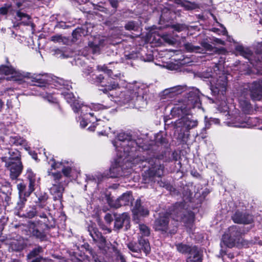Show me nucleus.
<instances>
[{
  "instance_id": "f257e3e1",
  "label": "nucleus",
  "mask_w": 262,
  "mask_h": 262,
  "mask_svg": "<svg viewBox=\"0 0 262 262\" xmlns=\"http://www.w3.org/2000/svg\"><path fill=\"white\" fill-rule=\"evenodd\" d=\"M53 82L56 89L63 90L61 95L63 96L67 101L70 103L73 111L75 113H80L79 121L82 127L84 128L87 125L88 120L93 124L95 122H98L97 124H103V121L98 119L96 117V113L99 110L109 108L111 105H104L99 103L92 104L91 105L80 104L78 100L75 99L73 94L69 92L72 89L71 83L70 81L58 78L54 80Z\"/></svg>"
},
{
  "instance_id": "f03ea898",
  "label": "nucleus",
  "mask_w": 262,
  "mask_h": 262,
  "mask_svg": "<svg viewBox=\"0 0 262 262\" xmlns=\"http://www.w3.org/2000/svg\"><path fill=\"white\" fill-rule=\"evenodd\" d=\"M4 75H10L11 78L14 81H21L25 78L30 80L33 85L36 86V89H39V91L41 90L44 91V92H40L38 95H41L50 102H56V99L52 96V93L48 91L49 79L47 75L31 74L16 70L11 66H1L0 80L4 78Z\"/></svg>"
},
{
  "instance_id": "7ed1b4c3",
  "label": "nucleus",
  "mask_w": 262,
  "mask_h": 262,
  "mask_svg": "<svg viewBox=\"0 0 262 262\" xmlns=\"http://www.w3.org/2000/svg\"><path fill=\"white\" fill-rule=\"evenodd\" d=\"M113 144L115 147L118 159L112 164L110 169V174L107 176L115 178L120 175L122 170L120 163L123 162L128 156H132L136 150L137 143L130 136L124 133H121L113 141Z\"/></svg>"
},
{
  "instance_id": "20e7f679",
  "label": "nucleus",
  "mask_w": 262,
  "mask_h": 262,
  "mask_svg": "<svg viewBox=\"0 0 262 262\" xmlns=\"http://www.w3.org/2000/svg\"><path fill=\"white\" fill-rule=\"evenodd\" d=\"M191 96L188 98L186 104L180 106L177 105L171 110V114L173 116H181V118L177 120L176 124L178 127H182L186 130H190L195 127L198 124V120L190 115L189 111L193 108H200L201 102L197 90L191 91Z\"/></svg>"
},
{
  "instance_id": "39448f33",
  "label": "nucleus",
  "mask_w": 262,
  "mask_h": 262,
  "mask_svg": "<svg viewBox=\"0 0 262 262\" xmlns=\"http://www.w3.org/2000/svg\"><path fill=\"white\" fill-rule=\"evenodd\" d=\"M139 83H128L125 88L118 89L114 95V101L122 105L134 101L135 107L138 109L143 108L147 105V101L144 96V90Z\"/></svg>"
},
{
  "instance_id": "423d86ee",
  "label": "nucleus",
  "mask_w": 262,
  "mask_h": 262,
  "mask_svg": "<svg viewBox=\"0 0 262 262\" xmlns=\"http://www.w3.org/2000/svg\"><path fill=\"white\" fill-rule=\"evenodd\" d=\"M103 80L104 77L101 75H99L96 77V82L101 83L102 86L104 87L103 89H100V90L103 91L104 93L111 92V93H109V94L112 97V98L114 99V100L115 98L114 97V95H112L113 93L115 94V92H116L117 89H122V88L119 86V84L113 81L111 79H108L107 83H105L103 81Z\"/></svg>"
},
{
  "instance_id": "0eeeda50",
  "label": "nucleus",
  "mask_w": 262,
  "mask_h": 262,
  "mask_svg": "<svg viewBox=\"0 0 262 262\" xmlns=\"http://www.w3.org/2000/svg\"><path fill=\"white\" fill-rule=\"evenodd\" d=\"M6 162V166L10 171V177L12 179H16L20 174L22 170V164L20 160L15 161H7V157L2 158Z\"/></svg>"
},
{
  "instance_id": "6e6552de",
  "label": "nucleus",
  "mask_w": 262,
  "mask_h": 262,
  "mask_svg": "<svg viewBox=\"0 0 262 262\" xmlns=\"http://www.w3.org/2000/svg\"><path fill=\"white\" fill-rule=\"evenodd\" d=\"M49 164L51 165V168L48 170V173L51 180L54 182L52 184L60 183V181L62 178L61 173L60 172L53 171V170L60 169L62 163L56 162L55 160L52 159L49 161Z\"/></svg>"
},
{
  "instance_id": "1a4fd4ad",
  "label": "nucleus",
  "mask_w": 262,
  "mask_h": 262,
  "mask_svg": "<svg viewBox=\"0 0 262 262\" xmlns=\"http://www.w3.org/2000/svg\"><path fill=\"white\" fill-rule=\"evenodd\" d=\"M133 200V198L132 193L128 191L123 193L120 197L115 201H110L109 204L111 206L117 208L122 206L131 204Z\"/></svg>"
},
{
  "instance_id": "9d476101",
  "label": "nucleus",
  "mask_w": 262,
  "mask_h": 262,
  "mask_svg": "<svg viewBox=\"0 0 262 262\" xmlns=\"http://www.w3.org/2000/svg\"><path fill=\"white\" fill-rule=\"evenodd\" d=\"M214 82L211 81V91L214 95H222L224 96L226 92L227 81L226 77L222 76L220 77V79L217 80V83L213 84Z\"/></svg>"
},
{
  "instance_id": "9b49d317",
  "label": "nucleus",
  "mask_w": 262,
  "mask_h": 262,
  "mask_svg": "<svg viewBox=\"0 0 262 262\" xmlns=\"http://www.w3.org/2000/svg\"><path fill=\"white\" fill-rule=\"evenodd\" d=\"M193 90H197L199 92V90L197 89H191L188 90L185 86L178 85V86L170 88L169 89L165 90L164 91V93L166 94H169L170 95V96H172L181 94L184 92L188 91L189 96H188L187 99H185L184 100V101H183L182 104H179L180 106H181V105H183L184 104H186V102H187L188 101V98L189 97L190 98L191 95V93H190L191 91H193Z\"/></svg>"
},
{
  "instance_id": "f8f14e48",
  "label": "nucleus",
  "mask_w": 262,
  "mask_h": 262,
  "mask_svg": "<svg viewBox=\"0 0 262 262\" xmlns=\"http://www.w3.org/2000/svg\"><path fill=\"white\" fill-rule=\"evenodd\" d=\"M105 40V37L100 35L94 37L93 40L89 42V47L92 50L93 53H99L104 46Z\"/></svg>"
},
{
  "instance_id": "ddd939ff",
  "label": "nucleus",
  "mask_w": 262,
  "mask_h": 262,
  "mask_svg": "<svg viewBox=\"0 0 262 262\" xmlns=\"http://www.w3.org/2000/svg\"><path fill=\"white\" fill-rule=\"evenodd\" d=\"M251 97L255 100L262 98V80L253 82L250 87Z\"/></svg>"
},
{
  "instance_id": "4468645a",
  "label": "nucleus",
  "mask_w": 262,
  "mask_h": 262,
  "mask_svg": "<svg viewBox=\"0 0 262 262\" xmlns=\"http://www.w3.org/2000/svg\"><path fill=\"white\" fill-rule=\"evenodd\" d=\"M168 214L160 213V216L155 222L154 228L156 230L166 231L168 225Z\"/></svg>"
},
{
  "instance_id": "2eb2a0df",
  "label": "nucleus",
  "mask_w": 262,
  "mask_h": 262,
  "mask_svg": "<svg viewBox=\"0 0 262 262\" xmlns=\"http://www.w3.org/2000/svg\"><path fill=\"white\" fill-rule=\"evenodd\" d=\"M232 218L233 222L237 224H248L253 221V218L251 215L239 212H236Z\"/></svg>"
},
{
  "instance_id": "dca6fc26",
  "label": "nucleus",
  "mask_w": 262,
  "mask_h": 262,
  "mask_svg": "<svg viewBox=\"0 0 262 262\" xmlns=\"http://www.w3.org/2000/svg\"><path fill=\"white\" fill-rule=\"evenodd\" d=\"M91 234L94 241L98 243L99 248L104 252H106L110 248V247L112 246L111 243H107L105 238L100 233L95 232V235L92 233Z\"/></svg>"
},
{
  "instance_id": "f3484780",
  "label": "nucleus",
  "mask_w": 262,
  "mask_h": 262,
  "mask_svg": "<svg viewBox=\"0 0 262 262\" xmlns=\"http://www.w3.org/2000/svg\"><path fill=\"white\" fill-rule=\"evenodd\" d=\"M129 223V217L127 213H123L121 214L115 215L114 228L120 229L125 224L126 226Z\"/></svg>"
},
{
  "instance_id": "a211bd4d",
  "label": "nucleus",
  "mask_w": 262,
  "mask_h": 262,
  "mask_svg": "<svg viewBox=\"0 0 262 262\" xmlns=\"http://www.w3.org/2000/svg\"><path fill=\"white\" fill-rule=\"evenodd\" d=\"M189 253L190 255L187 258V262H202V252L197 247H192Z\"/></svg>"
},
{
  "instance_id": "6ab92c4d",
  "label": "nucleus",
  "mask_w": 262,
  "mask_h": 262,
  "mask_svg": "<svg viewBox=\"0 0 262 262\" xmlns=\"http://www.w3.org/2000/svg\"><path fill=\"white\" fill-rule=\"evenodd\" d=\"M50 191L55 200H60L62 197L64 188L61 183L52 184V187L50 188Z\"/></svg>"
},
{
  "instance_id": "aec40b11",
  "label": "nucleus",
  "mask_w": 262,
  "mask_h": 262,
  "mask_svg": "<svg viewBox=\"0 0 262 262\" xmlns=\"http://www.w3.org/2000/svg\"><path fill=\"white\" fill-rule=\"evenodd\" d=\"M174 219L175 218L173 217ZM194 214L191 212H188L187 214L184 215L183 217L178 216L176 217V220L177 221H182L186 224V226L191 228L192 227V224L194 221Z\"/></svg>"
},
{
  "instance_id": "412c9836",
  "label": "nucleus",
  "mask_w": 262,
  "mask_h": 262,
  "mask_svg": "<svg viewBox=\"0 0 262 262\" xmlns=\"http://www.w3.org/2000/svg\"><path fill=\"white\" fill-rule=\"evenodd\" d=\"M17 188L18 190L19 197L23 201H26V198L28 197L33 191H31L29 187L28 190L26 191V186L23 183H19L17 184Z\"/></svg>"
},
{
  "instance_id": "4be33fe9",
  "label": "nucleus",
  "mask_w": 262,
  "mask_h": 262,
  "mask_svg": "<svg viewBox=\"0 0 262 262\" xmlns=\"http://www.w3.org/2000/svg\"><path fill=\"white\" fill-rule=\"evenodd\" d=\"M141 201L137 200L136 205L133 209L134 214L139 215L141 216H146L148 214L149 211L147 209L144 208L141 206Z\"/></svg>"
},
{
  "instance_id": "5701e85b",
  "label": "nucleus",
  "mask_w": 262,
  "mask_h": 262,
  "mask_svg": "<svg viewBox=\"0 0 262 262\" xmlns=\"http://www.w3.org/2000/svg\"><path fill=\"white\" fill-rule=\"evenodd\" d=\"M26 177L29 181V187L31 191L34 190V186L36 184V178L35 174L31 170L28 169L26 173Z\"/></svg>"
},
{
  "instance_id": "b1692460",
  "label": "nucleus",
  "mask_w": 262,
  "mask_h": 262,
  "mask_svg": "<svg viewBox=\"0 0 262 262\" xmlns=\"http://www.w3.org/2000/svg\"><path fill=\"white\" fill-rule=\"evenodd\" d=\"M185 49L190 52H196L199 53H204V50L200 46H193L191 43H186L184 45Z\"/></svg>"
},
{
  "instance_id": "393cba45",
  "label": "nucleus",
  "mask_w": 262,
  "mask_h": 262,
  "mask_svg": "<svg viewBox=\"0 0 262 262\" xmlns=\"http://www.w3.org/2000/svg\"><path fill=\"white\" fill-rule=\"evenodd\" d=\"M9 142L10 144L18 146L25 145L26 141L19 136H14L10 137Z\"/></svg>"
},
{
  "instance_id": "a878e982",
  "label": "nucleus",
  "mask_w": 262,
  "mask_h": 262,
  "mask_svg": "<svg viewBox=\"0 0 262 262\" xmlns=\"http://www.w3.org/2000/svg\"><path fill=\"white\" fill-rule=\"evenodd\" d=\"M222 243L229 248H231L235 245V239L229 236L228 234H224L222 237Z\"/></svg>"
},
{
  "instance_id": "bb28decb",
  "label": "nucleus",
  "mask_w": 262,
  "mask_h": 262,
  "mask_svg": "<svg viewBox=\"0 0 262 262\" xmlns=\"http://www.w3.org/2000/svg\"><path fill=\"white\" fill-rule=\"evenodd\" d=\"M9 157H7V161H15L16 160H20V154L16 149H11L9 151Z\"/></svg>"
},
{
  "instance_id": "cd10ccee",
  "label": "nucleus",
  "mask_w": 262,
  "mask_h": 262,
  "mask_svg": "<svg viewBox=\"0 0 262 262\" xmlns=\"http://www.w3.org/2000/svg\"><path fill=\"white\" fill-rule=\"evenodd\" d=\"M163 169H164L163 166L160 165H157V166H155V167H151L150 169V170L151 173L153 176L160 177L163 174Z\"/></svg>"
},
{
  "instance_id": "c85d7f7f",
  "label": "nucleus",
  "mask_w": 262,
  "mask_h": 262,
  "mask_svg": "<svg viewBox=\"0 0 262 262\" xmlns=\"http://www.w3.org/2000/svg\"><path fill=\"white\" fill-rule=\"evenodd\" d=\"M176 247L177 250L183 254L189 253L192 249L191 247L181 243L176 245Z\"/></svg>"
},
{
  "instance_id": "c756f323",
  "label": "nucleus",
  "mask_w": 262,
  "mask_h": 262,
  "mask_svg": "<svg viewBox=\"0 0 262 262\" xmlns=\"http://www.w3.org/2000/svg\"><path fill=\"white\" fill-rule=\"evenodd\" d=\"M139 244L141 247V249L144 251V252L147 254L150 250L149 244L148 242L143 238H140L139 239Z\"/></svg>"
},
{
  "instance_id": "7c9ffc66",
  "label": "nucleus",
  "mask_w": 262,
  "mask_h": 262,
  "mask_svg": "<svg viewBox=\"0 0 262 262\" xmlns=\"http://www.w3.org/2000/svg\"><path fill=\"white\" fill-rule=\"evenodd\" d=\"M62 164L60 168L62 169V172L64 176L67 177H70V174L71 172L72 168L71 166V164L70 165H68L67 166L65 165L66 162H61Z\"/></svg>"
},
{
  "instance_id": "2f4dec72",
  "label": "nucleus",
  "mask_w": 262,
  "mask_h": 262,
  "mask_svg": "<svg viewBox=\"0 0 262 262\" xmlns=\"http://www.w3.org/2000/svg\"><path fill=\"white\" fill-rule=\"evenodd\" d=\"M200 44L202 46L201 48L204 50V52L205 51H214V48L206 40L201 41Z\"/></svg>"
},
{
  "instance_id": "473e14b6",
  "label": "nucleus",
  "mask_w": 262,
  "mask_h": 262,
  "mask_svg": "<svg viewBox=\"0 0 262 262\" xmlns=\"http://www.w3.org/2000/svg\"><path fill=\"white\" fill-rule=\"evenodd\" d=\"M235 50L241 55L247 58H248V56L250 54V51L248 49H245L244 47L242 46H237L235 47Z\"/></svg>"
},
{
  "instance_id": "72a5a7b5",
  "label": "nucleus",
  "mask_w": 262,
  "mask_h": 262,
  "mask_svg": "<svg viewBox=\"0 0 262 262\" xmlns=\"http://www.w3.org/2000/svg\"><path fill=\"white\" fill-rule=\"evenodd\" d=\"M139 228L140 230V233L144 236H147L150 234V231L147 226L144 224H140L139 225Z\"/></svg>"
},
{
  "instance_id": "f704fd0d",
  "label": "nucleus",
  "mask_w": 262,
  "mask_h": 262,
  "mask_svg": "<svg viewBox=\"0 0 262 262\" xmlns=\"http://www.w3.org/2000/svg\"><path fill=\"white\" fill-rule=\"evenodd\" d=\"M162 38L165 42L168 43L169 45H173L176 41V40L174 38L169 36L168 34H163L162 36Z\"/></svg>"
},
{
  "instance_id": "c9c22d12",
  "label": "nucleus",
  "mask_w": 262,
  "mask_h": 262,
  "mask_svg": "<svg viewBox=\"0 0 262 262\" xmlns=\"http://www.w3.org/2000/svg\"><path fill=\"white\" fill-rule=\"evenodd\" d=\"M112 249L117 258L120 260L121 262H126L123 256L120 253L119 251L115 247H112Z\"/></svg>"
},
{
  "instance_id": "e433bc0d",
  "label": "nucleus",
  "mask_w": 262,
  "mask_h": 262,
  "mask_svg": "<svg viewBox=\"0 0 262 262\" xmlns=\"http://www.w3.org/2000/svg\"><path fill=\"white\" fill-rule=\"evenodd\" d=\"M97 70L99 71H103L104 73H106L109 76L111 77L112 78H114L113 77H112V71L107 69L105 66H98Z\"/></svg>"
},
{
  "instance_id": "4c0bfd02",
  "label": "nucleus",
  "mask_w": 262,
  "mask_h": 262,
  "mask_svg": "<svg viewBox=\"0 0 262 262\" xmlns=\"http://www.w3.org/2000/svg\"><path fill=\"white\" fill-rule=\"evenodd\" d=\"M41 250H42V249L40 247L34 249L28 255V258H31L33 257H35V256L37 255L41 251Z\"/></svg>"
},
{
  "instance_id": "58836bf2",
  "label": "nucleus",
  "mask_w": 262,
  "mask_h": 262,
  "mask_svg": "<svg viewBox=\"0 0 262 262\" xmlns=\"http://www.w3.org/2000/svg\"><path fill=\"white\" fill-rule=\"evenodd\" d=\"M16 15L19 18L18 20H20L23 18H26L28 20L30 19V16L28 15L21 12L20 11H17Z\"/></svg>"
},
{
  "instance_id": "ea45409f",
  "label": "nucleus",
  "mask_w": 262,
  "mask_h": 262,
  "mask_svg": "<svg viewBox=\"0 0 262 262\" xmlns=\"http://www.w3.org/2000/svg\"><path fill=\"white\" fill-rule=\"evenodd\" d=\"M205 118L206 124H218L220 123V120L216 118H210L208 120H206Z\"/></svg>"
},
{
  "instance_id": "a19ab883",
  "label": "nucleus",
  "mask_w": 262,
  "mask_h": 262,
  "mask_svg": "<svg viewBox=\"0 0 262 262\" xmlns=\"http://www.w3.org/2000/svg\"><path fill=\"white\" fill-rule=\"evenodd\" d=\"M129 249L134 252H138L140 251V249L135 245L133 243H130L127 246Z\"/></svg>"
},
{
  "instance_id": "79ce46f5",
  "label": "nucleus",
  "mask_w": 262,
  "mask_h": 262,
  "mask_svg": "<svg viewBox=\"0 0 262 262\" xmlns=\"http://www.w3.org/2000/svg\"><path fill=\"white\" fill-rule=\"evenodd\" d=\"M125 28L126 30H135L136 25L133 21H130L126 24Z\"/></svg>"
},
{
  "instance_id": "37998d69",
  "label": "nucleus",
  "mask_w": 262,
  "mask_h": 262,
  "mask_svg": "<svg viewBox=\"0 0 262 262\" xmlns=\"http://www.w3.org/2000/svg\"><path fill=\"white\" fill-rule=\"evenodd\" d=\"M51 40L54 42H60L62 41L61 36L59 35L53 36L51 37Z\"/></svg>"
},
{
  "instance_id": "c03bdc74",
  "label": "nucleus",
  "mask_w": 262,
  "mask_h": 262,
  "mask_svg": "<svg viewBox=\"0 0 262 262\" xmlns=\"http://www.w3.org/2000/svg\"><path fill=\"white\" fill-rule=\"evenodd\" d=\"M8 7H3L0 8V14L2 15H6L8 12Z\"/></svg>"
},
{
  "instance_id": "a18cd8bd",
  "label": "nucleus",
  "mask_w": 262,
  "mask_h": 262,
  "mask_svg": "<svg viewBox=\"0 0 262 262\" xmlns=\"http://www.w3.org/2000/svg\"><path fill=\"white\" fill-rule=\"evenodd\" d=\"M239 103L241 105H243V107H245L246 108H248L249 105V101L247 100H242V99L239 100Z\"/></svg>"
},
{
  "instance_id": "49530a36",
  "label": "nucleus",
  "mask_w": 262,
  "mask_h": 262,
  "mask_svg": "<svg viewBox=\"0 0 262 262\" xmlns=\"http://www.w3.org/2000/svg\"><path fill=\"white\" fill-rule=\"evenodd\" d=\"M104 176H103L101 174H98V175H96L95 177L94 178V180H95V182L96 183H98L99 182H100L101 180V179L103 178Z\"/></svg>"
},
{
  "instance_id": "de8ad7c7",
  "label": "nucleus",
  "mask_w": 262,
  "mask_h": 262,
  "mask_svg": "<svg viewBox=\"0 0 262 262\" xmlns=\"http://www.w3.org/2000/svg\"><path fill=\"white\" fill-rule=\"evenodd\" d=\"M105 220L108 223H111L113 220L112 216L110 214H107L105 215Z\"/></svg>"
},
{
  "instance_id": "09e8293b",
  "label": "nucleus",
  "mask_w": 262,
  "mask_h": 262,
  "mask_svg": "<svg viewBox=\"0 0 262 262\" xmlns=\"http://www.w3.org/2000/svg\"><path fill=\"white\" fill-rule=\"evenodd\" d=\"M33 234L35 236H36L37 237H38V238H41V232H39L37 230H34L33 231Z\"/></svg>"
},
{
  "instance_id": "8fccbe9b",
  "label": "nucleus",
  "mask_w": 262,
  "mask_h": 262,
  "mask_svg": "<svg viewBox=\"0 0 262 262\" xmlns=\"http://www.w3.org/2000/svg\"><path fill=\"white\" fill-rule=\"evenodd\" d=\"M229 125H232V126L237 127H246V124H245L243 123H241V124L237 123V124H229Z\"/></svg>"
},
{
  "instance_id": "3c124183",
  "label": "nucleus",
  "mask_w": 262,
  "mask_h": 262,
  "mask_svg": "<svg viewBox=\"0 0 262 262\" xmlns=\"http://www.w3.org/2000/svg\"><path fill=\"white\" fill-rule=\"evenodd\" d=\"M110 2L114 8H116L117 7L118 3L116 0H110Z\"/></svg>"
},
{
  "instance_id": "603ef678",
  "label": "nucleus",
  "mask_w": 262,
  "mask_h": 262,
  "mask_svg": "<svg viewBox=\"0 0 262 262\" xmlns=\"http://www.w3.org/2000/svg\"><path fill=\"white\" fill-rule=\"evenodd\" d=\"M182 28H183V26H181L180 25L176 26L174 27L176 30L179 32L181 31L182 30Z\"/></svg>"
},
{
  "instance_id": "864d4df0",
  "label": "nucleus",
  "mask_w": 262,
  "mask_h": 262,
  "mask_svg": "<svg viewBox=\"0 0 262 262\" xmlns=\"http://www.w3.org/2000/svg\"><path fill=\"white\" fill-rule=\"evenodd\" d=\"M215 41L220 44H221V45L224 44V41L220 39H216V40Z\"/></svg>"
},
{
  "instance_id": "5fc2aeb1",
  "label": "nucleus",
  "mask_w": 262,
  "mask_h": 262,
  "mask_svg": "<svg viewBox=\"0 0 262 262\" xmlns=\"http://www.w3.org/2000/svg\"><path fill=\"white\" fill-rule=\"evenodd\" d=\"M4 102L2 101V100L0 99V112L2 111V108L4 106Z\"/></svg>"
},
{
  "instance_id": "6e6d98bb",
  "label": "nucleus",
  "mask_w": 262,
  "mask_h": 262,
  "mask_svg": "<svg viewBox=\"0 0 262 262\" xmlns=\"http://www.w3.org/2000/svg\"><path fill=\"white\" fill-rule=\"evenodd\" d=\"M91 68L88 67L87 70L84 71V72L87 74H90L91 73Z\"/></svg>"
},
{
  "instance_id": "4d7b16f0",
  "label": "nucleus",
  "mask_w": 262,
  "mask_h": 262,
  "mask_svg": "<svg viewBox=\"0 0 262 262\" xmlns=\"http://www.w3.org/2000/svg\"><path fill=\"white\" fill-rule=\"evenodd\" d=\"M21 24H23L25 25H28L27 23H24V22L23 21V22H21L20 23H17V24H15V23L14 24V27L18 26H19Z\"/></svg>"
},
{
  "instance_id": "13d9d810",
  "label": "nucleus",
  "mask_w": 262,
  "mask_h": 262,
  "mask_svg": "<svg viewBox=\"0 0 262 262\" xmlns=\"http://www.w3.org/2000/svg\"><path fill=\"white\" fill-rule=\"evenodd\" d=\"M236 229V227H231L229 228V231H230V232L235 231ZM231 233L232 232H231Z\"/></svg>"
},
{
  "instance_id": "bf43d9fd",
  "label": "nucleus",
  "mask_w": 262,
  "mask_h": 262,
  "mask_svg": "<svg viewBox=\"0 0 262 262\" xmlns=\"http://www.w3.org/2000/svg\"><path fill=\"white\" fill-rule=\"evenodd\" d=\"M41 259H42L41 258L38 257V258H36V259L33 260L32 262H39Z\"/></svg>"
},
{
  "instance_id": "052dcab7",
  "label": "nucleus",
  "mask_w": 262,
  "mask_h": 262,
  "mask_svg": "<svg viewBox=\"0 0 262 262\" xmlns=\"http://www.w3.org/2000/svg\"><path fill=\"white\" fill-rule=\"evenodd\" d=\"M35 215V213L34 211H32L31 212H30V213L28 214V216L29 217H32L33 216H34Z\"/></svg>"
},
{
  "instance_id": "680f3d73",
  "label": "nucleus",
  "mask_w": 262,
  "mask_h": 262,
  "mask_svg": "<svg viewBox=\"0 0 262 262\" xmlns=\"http://www.w3.org/2000/svg\"><path fill=\"white\" fill-rule=\"evenodd\" d=\"M41 217H46V215L45 214H43L41 216H40Z\"/></svg>"
},
{
  "instance_id": "e2e57ef3",
  "label": "nucleus",
  "mask_w": 262,
  "mask_h": 262,
  "mask_svg": "<svg viewBox=\"0 0 262 262\" xmlns=\"http://www.w3.org/2000/svg\"><path fill=\"white\" fill-rule=\"evenodd\" d=\"M35 156H33V158L34 159H36V155H35Z\"/></svg>"
},
{
  "instance_id": "0e129e2a",
  "label": "nucleus",
  "mask_w": 262,
  "mask_h": 262,
  "mask_svg": "<svg viewBox=\"0 0 262 262\" xmlns=\"http://www.w3.org/2000/svg\"><path fill=\"white\" fill-rule=\"evenodd\" d=\"M18 7H19L20 5L19 4H17Z\"/></svg>"
}]
</instances>
